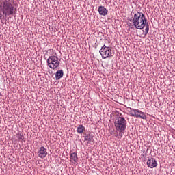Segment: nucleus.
I'll list each match as a JSON object with an SVG mask.
<instances>
[{
  "instance_id": "1",
  "label": "nucleus",
  "mask_w": 175,
  "mask_h": 175,
  "mask_svg": "<svg viewBox=\"0 0 175 175\" xmlns=\"http://www.w3.org/2000/svg\"><path fill=\"white\" fill-rule=\"evenodd\" d=\"M16 1L0 0V20H3V16H13L16 12Z\"/></svg>"
},
{
  "instance_id": "2",
  "label": "nucleus",
  "mask_w": 175,
  "mask_h": 175,
  "mask_svg": "<svg viewBox=\"0 0 175 175\" xmlns=\"http://www.w3.org/2000/svg\"><path fill=\"white\" fill-rule=\"evenodd\" d=\"M132 25L135 27L136 29H143V28L146 27L144 31L145 35H147L150 31V25L148 23H147V21H146V16L142 12H137L134 14Z\"/></svg>"
},
{
  "instance_id": "3",
  "label": "nucleus",
  "mask_w": 175,
  "mask_h": 175,
  "mask_svg": "<svg viewBox=\"0 0 175 175\" xmlns=\"http://www.w3.org/2000/svg\"><path fill=\"white\" fill-rule=\"evenodd\" d=\"M114 125L116 131L122 133H125V130L126 129V120H125L124 117H118L115 120Z\"/></svg>"
},
{
  "instance_id": "4",
  "label": "nucleus",
  "mask_w": 175,
  "mask_h": 175,
  "mask_svg": "<svg viewBox=\"0 0 175 175\" xmlns=\"http://www.w3.org/2000/svg\"><path fill=\"white\" fill-rule=\"evenodd\" d=\"M100 54L102 56L103 59H106V58H110V57H113V54L111 52V48L109 46H106V45H103L100 50Z\"/></svg>"
},
{
  "instance_id": "5",
  "label": "nucleus",
  "mask_w": 175,
  "mask_h": 175,
  "mask_svg": "<svg viewBox=\"0 0 175 175\" xmlns=\"http://www.w3.org/2000/svg\"><path fill=\"white\" fill-rule=\"evenodd\" d=\"M129 113L131 117H136L137 118H142L146 120V114L139 109L129 108Z\"/></svg>"
},
{
  "instance_id": "6",
  "label": "nucleus",
  "mask_w": 175,
  "mask_h": 175,
  "mask_svg": "<svg viewBox=\"0 0 175 175\" xmlns=\"http://www.w3.org/2000/svg\"><path fill=\"white\" fill-rule=\"evenodd\" d=\"M49 66H59V62L58 61V57L56 56H50L47 59Z\"/></svg>"
},
{
  "instance_id": "7",
  "label": "nucleus",
  "mask_w": 175,
  "mask_h": 175,
  "mask_svg": "<svg viewBox=\"0 0 175 175\" xmlns=\"http://www.w3.org/2000/svg\"><path fill=\"white\" fill-rule=\"evenodd\" d=\"M146 163L148 167H150V169H154V167H157L158 166V163L157 162V160H155V159L153 157L148 158Z\"/></svg>"
},
{
  "instance_id": "8",
  "label": "nucleus",
  "mask_w": 175,
  "mask_h": 175,
  "mask_svg": "<svg viewBox=\"0 0 175 175\" xmlns=\"http://www.w3.org/2000/svg\"><path fill=\"white\" fill-rule=\"evenodd\" d=\"M38 157L42 159H44L47 157V149L44 146H42L38 151Z\"/></svg>"
},
{
  "instance_id": "9",
  "label": "nucleus",
  "mask_w": 175,
  "mask_h": 175,
  "mask_svg": "<svg viewBox=\"0 0 175 175\" xmlns=\"http://www.w3.org/2000/svg\"><path fill=\"white\" fill-rule=\"evenodd\" d=\"M70 162L74 165H76L79 162V157H77V152H72L70 154Z\"/></svg>"
},
{
  "instance_id": "10",
  "label": "nucleus",
  "mask_w": 175,
  "mask_h": 175,
  "mask_svg": "<svg viewBox=\"0 0 175 175\" xmlns=\"http://www.w3.org/2000/svg\"><path fill=\"white\" fill-rule=\"evenodd\" d=\"M98 12L100 16H107V9L105 6H99Z\"/></svg>"
},
{
  "instance_id": "11",
  "label": "nucleus",
  "mask_w": 175,
  "mask_h": 175,
  "mask_svg": "<svg viewBox=\"0 0 175 175\" xmlns=\"http://www.w3.org/2000/svg\"><path fill=\"white\" fill-rule=\"evenodd\" d=\"M64 76V71L62 70H58L56 72L55 74V79L56 80H59L61 77Z\"/></svg>"
},
{
  "instance_id": "12",
  "label": "nucleus",
  "mask_w": 175,
  "mask_h": 175,
  "mask_svg": "<svg viewBox=\"0 0 175 175\" xmlns=\"http://www.w3.org/2000/svg\"><path fill=\"white\" fill-rule=\"evenodd\" d=\"M77 132L80 134L83 133L84 132H85V127L83 126V124H80L77 127Z\"/></svg>"
},
{
  "instance_id": "13",
  "label": "nucleus",
  "mask_w": 175,
  "mask_h": 175,
  "mask_svg": "<svg viewBox=\"0 0 175 175\" xmlns=\"http://www.w3.org/2000/svg\"><path fill=\"white\" fill-rule=\"evenodd\" d=\"M16 137L18 140H21V142L24 139V137L21 134H17Z\"/></svg>"
},
{
  "instance_id": "14",
  "label": "nucleus",
  "mask_w": 175,
  "mask_h": 175,
  "mask_svg": "<svg viewBox=\"0 0 175 175\" xmlns=\"http://www.w3.org/2000/svg\"><path fill=\"white\" fill-rule=\"evenodd\" d=\"M119 136L120 137V139H121V137H122V133L119 132Z\"/></svg>"
},
{
  "instance_id": "15",
  "label": "nucleus",
  "mask_w": 175,
  "mask_h": 175,
  "mask_svg": "<svg viewBox=\"0 0 175 175\" xmlns=\"http://www.w3.org/2000/svg\"><path fill=\"white\" fill-rule=\"evenodd\" d=\"M51 69H55V68L50 66Z\"/></svg>"
}]
</instances>
